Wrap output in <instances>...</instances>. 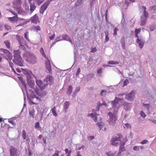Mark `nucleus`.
I'll list each match as a JSON object with an SVG mask.
<instances>
[{
  "label": "nucleus",
  "instance_id": "37",
  "mask_svg": "<svg viewBox=\"0 0 156 156\" xmlns=\"http://www.w3.org/2000/svg\"><path fill=\"white\" fill-rule=\"evenodd\" d=\"M140 116L144 118L146 116V115L143 111H141L140 112Z\"/></svg>",
  "mask_w": 156,
  "mask_h": 156
},
{
  "label": "nucleus",
  "instance_id": "56",
  "mask_svg": "<svg viewBox=\"0 0 156 156\" xmlns=\"http://www.w3.org/2000/svg\"><path fill=\"white\" fill-rule=\"evenodd\" d=\"M122 44V48L124 49H126V47H125V43H122L121 44Z\"/></svg>",
  "mask_w": 156,
  "mask_h": 156
},
{
  "label": "nucleus",
  "instance_id": "60",
  "mask_svg": "<svg viewBox=\"0 0 156 156\" xmlns=\"http://www.w3.org/2000/svg\"><path fill=\"white\" fill-rule=\"evenodd\" d=\"M34 112H32L31 111H29V113L30 114V115H31L33 118H34Z\"/></svg>",
  "mask_w": 156,
  "mask_h": 156
},
{
  "label": "nucleus",
  "instance_id": "34",
  "mask_svg": "<svg viewBox=\"0 0 156 156\" xmlns=\"http://www.w3.org/2000/svg\"><path fill=\"white\" fill-rule=\"evenodd\" d=\"M40 52L42 54V55L44 56V57L46 58H47V57L46 56L44 52V51L43 50V48H41L40 50Z\"/></svg>",
  "mask_w": 156,
  "mask_h": 156
},
{
  "label": "nucleus",
  "instance_id": "16",
  "mask_svg": "<svg viewBox=\"0 0 156 156\" xmlns=\"http://www.w3.org/2000/svg\"><path fill=\"white\" fill-rule=\"evenodd\" d=\"M17 149L13 146L10 147L9 150L10 156H15L16 154Z\"/></svg>",
  "mask_w": 156,
  "mask_h": 156
},
{
  "label": "nucleus",
  "instance_id": "44",
  "mask_svg": "<svg viewBox=\"0 0 156 156\" xmlns=\"http://www.w3.org/2000/svg\"><path fill=\"white\" fill-rule=\"evenodd\" d=\"M120 42H121V44L125 43V37L124 36L122 37L121 38V39L120 40Z\"/></svg>",
  "mask_w": 156,
  "mask_h": 156
},
{
  "label": "nucleus",
  "instance_id": "53",
  "mask_svg": "<svg viewBox=\"0 0 156 156\" xmlns=\"http://www.w3.org/2000/svg\"><path fill=\"white\" fill-rule=\"evenodd\" d=\"M22 136H26L25 131L24 130L23 131Z\"/></svg>",
  "mask_w": 156,
  "mask_h": 156
},
{
  "label": "nucleus",
  "instance_id": "57",
  "mask_svg": "<svg viewBox=\"0 0 156 156\" xmlns=\"http://www.w3.org/2000/svg\"><path fill=\"white\" fill-rule=\"evenodd\" d=\"M55 37V34H54L52 35L49 37V38L51 40H53Z\"/></svg>",
  "mask_w": 156,
  "mask_h": 156
},
{
  "label": "nucleus",
  "instance_id": "36",
  "mask_svg": "<svg viewBox=\"0 0 156 156\" xmlns=\"http://www.w3.org/2000/svg\"><path fill=\"white\" fill-rule=\"evenodd\" d=\"M143 106L146 108L147 110H149V104H144L143 103L142 104Z\"/></svg>",
  "mask_w": 156,
  "mask_h": 156
},
{
  "label": "nucleus",
  "instance_id": "61",
  "mask_svg": "<svg viewBox=\"0 0 156 156\" xmlns=\"http://www.w3.org/2000/svg\"><path fill=\"white\" fill-rule=\"evenodd\" d=\"M125 126L128 128H130L131 126L128 123H126L125 124Z\"/></svg>",
  "mask_w": 156,
  "mask_h": 156
},
{
  "label": "nucleus",
  "instance_id": "13",
  "mask_svg": "<svg viewBox=\"0 0 156 156\" xmlns=\"http://www.w3.org/2000/svg\"><path fill=\"white\" fill-rule=\"evenodd\" d=\"M140 38H137L136 42L138 44L139 47L140 48H142L144 44V41L142 37H140Z\"/></svg>",
  "mask_w": 156,
  "mask_h": 156
},
{
  "label": "nucleus",
  "instance_id": "51",
  "mask_svg": "<svg viewBox=\"0 0 156 156\" xmlns=\"http://www.w3.org/2000/svg\"><path fill=\"white\" fill-rule=\"evenodd\" d=\"M20 48H21L23 50H25L26 49V48L22 44H20Z\"/></svg>",
  "mask_w": 156,
  "mask_h": 156
},
{
  "label": "nucleus",
  "instance_id": "4",
  "mask_svg": "<svg viewBox=\"0 0 156 156\" xmlns=\"http://www.w3.org/2000/svg\"><path fill=\"white\" fill-rule=\"evenodd\" d=\"M23 57L26 58L27 61L30 63L34 64L36 62L35 56L29 51L27 50L24 52Z\"/></svg>",
  "mask_w": 156,
  "mask_h": 156
},
{
  "label": "nucleus",
  "instance_id": "20",
  "mask_svg": "<svg viewBox=\"0 0 156 156\" xmlns=\"http://www.w3.org/2000/svg\"><path fill=\"white\" fill-rule=\"evenodd\" d=\"M80 87H77L73 93V97L75 98L76 95L77 93L80 91Z\"/></svg>",
  "mask_w": 156,
  "mask_h": 156
},
{
  "label": "nucleus",
  "instance_id": "58",
  "mask_svg": "<svg viewBox=\"0 0 156 156\" xmlns=\"http://www.w3.org/2000/svg\"><path fill=\"white\" fill-rule=\"evenodd\" d=\"M97 51V49H96V48H92L91 50V51L92 52L94 53L96 51Z\"/></svg>",
  "mask_w": 156,
  "mask_h": 156
},
{
  "label": "nucleus",
  "instance_id": "54",
  "mask_svg": "<svg viewBox=\"0 0 156 156\" xmlns=\"http://www.w3.org/2000/svg\"><path fill=\"white\" fill-rule=\"evenodd\" d=\"M65 151L66 152V154H67L68 153H69V152H70V153L71 152V150H69L67 148H66L65 150Z\"/></svg>",
  "mask_w": 156,
  "mask_h": 156
},
{
  "label": "nucleus",
  "instance_id": "39",
  "mask_svg": "<svg viewBox=\"0 0 156 156\" xmlns=\"http://www.w3.org/2000/svg\"><path fill=\"white\" fill-rule=\"evenodd\" d=\"M96 0H90V5L91 7L95 3Z\"/></svg>",
  "mask_w": 156,
  "mask_h": 156
},
{
  "label": "nucleus",
  "instance_id": "59",
  "mask_svg": "<svg viewBox=\"0 0 156 156\" xmlns=\"http://www.w3.org/2000/svg\"><path fill=\"white\" fill-rule=\"evenodd\" d=\"M8 121L9 123H11L12 125H15V123L13 121L10 120H9Z\"/></svg>",
  "mask_w": 156,
  "mask_h": 156
},
{
  "label": "nucleus",
  "instance_id": "52",
  "mask_svg": "<svg viewBox=\"0 0 156 156\" xmlns=\"http://www.w3.org/2000/svg\"><path fill=\"white\" fill-rule=\"evenodd\" d=\"M148 142V141L146 140H143L141 142V144H144L147 143Z\"/></svg>",
  "mask_w": 156,
  "mask_h": 156
},
{
  "label": "nucleus",
  "instance_id": "32",
  "mask_svg": "<svg viewBox=\"0 0 156 156\" xmlns=\"http://www.w3.org/2000/svg\"><path fill=\"white\" fill-rule=\"evenodd\" d=\"M107 156H115V153L111 151H108L106 153Z\"/></svg>",
  "mask_w": 156,
  "mask_h": 156
},
{
  "label": "nucleus",
  "instance_id": "7",
  "mask_svg": "<svg viewBox=\"0 0 156 156\" xmlns=\"http://www.w3.org/2000/svg\"><path fill=\"white\" fill-rule=\"evenodd\" d=\"M113 111L114 113L113 114L112 112H109L108 113V115L109 117V119L107 120L108 122L110 125H114L115 123V121L117 120V116L116 115L117 112L116 113H115L114 109H113Z\"/></svg>",
  "mask_w": 156,
  "mask_h": 156
},
{
  "label": "nucleus",
  "instance_id": "41",
  "mask_svg": "<svg viewBox=\"0 0 156 156\" xmlns=\"http://www.w3.org/2000/svg\"><path fill=\"white\" fill-rule=\"evenodd\" d=\"M61 152L60 151H56L55 153L52 156H59V154Z\"/></svg>",
  "mask_w": 156,
  "mask_h": 156
},
{
  "label": "nucleus",
  "instance_id": "40",
  "mask_svg": "<svg viewBox=\"0 0 156 156\" xmlns=\"http://www.w3.org/2000/svg\"><path fill=\"white\" fill-rule=\"evenodd\" d=\"M98 104L99 106H101L102 105H104V106H106V107H107L108 105H107L105 102H104L102 103H101L100 102H99Z\"/></svg>",
  "mask_w": 156,
  "mask_h": 156
},
{
  "label": "nucleus",
  "instance_id": "9",
  "mask_svg": "<svg viewBox=\"0 0 156 156\" xmlns=\"http://www.w3.org/2000/svg\"><path fill=\"white\" fill-rule=\"evenodd\" d=\"M22 70V72L26 76L27 79L28 77H30L31 76H33L35 78V76L34 75L32 72L29 70L27 69H21Z\"/></svg>",
  "mask_w": 156,
  "mask_h": 156
},
{
  "label": "nucleus",
  "instance_id": "48",
  "mask_svg": "<svg viewBox=\"0 0 156 156\" xmlns=\"http://www.w3.org/2000/svg\"><path fill=\"white\" fill-rule=\"evenodd\" d=\"M141 31V29H136L135 30V34H138Z\"/></svg>",
  "mask_w": 156,
  "mask_h": 156
},
{
  "label": "nucleus",
  "instance_id": "49",
  "mask_svg": "<svg viewBox=\"0 0 156 156\" xmlns=\"http://www.w3.org/2000/svg\"><path fill=\"white\" fill-rule=\"evenodd\" d=\"M28 32H27L24 34V37L27 39L28 40Z\"/></svg>",
  "mask_w": 156,
  "mask_h": 156
},
{
  "label": "nucleus",
  "instance_id": "47",
  "mask_svg": "<svg viewBox=\"0 0 156 156\" xmlns=\"http://www.w3.org/2000/svg\"><path fill=\"white\" fill-rule=\"evenodd\" d=\"M150 9L151 10H156V5H154L150 8Z\"/></svg>",
  "mask_w": 156,
  "mask_h": 156
},
{
  "label": "nucleus",
  "instance_id": "62",
  "mask_svg": "<svg viewBox=\"0 0 156 156\" xmlns=\"http://www.w3.org/2000/svg\"><path fill=\"white\" fill-rule=\"evenodd\" d=\"M129 108V106L127 105L125 107V109L126 111H128Z\"/></svg>",
  "mask_w": 156,
  "mask_h": 156
},
{
  "label": "nucleus",
  "instance_id": "30",
  "mask_svg": "<svg viewBox=\"0 0 156 156\" xmlns=\"http://www.w3.org/2000/svg\"><path fill=\"white\" fill-rule=\"evenodd\" d=\"M108 63L109 64L116 65L119 64V62L116 61H110L108 62Z\"/></svg>",
  "mask_w": 156,
  "mask_h": 156
},
{
  "label": "nucleus",
  "instance_id": "24",
  "mask_svg": "<svg viewBox=\"0 0 156 156\" xmlns=\"http://www.w3.org/2000/svg\"><path fill=\"white\" fill-rule=\"evenodd\" d=\"M105 43L108 42L109 40V38L108 37V32L107 31L105 30Z\"/></svg>",
  "mask_w": 156,
  "mask_h": 156
},
{
  "label": "nucleus",
  "instance_id": "25",
  "mask_svg": "<svg viewBox=\"0 0 156 156\" xmlns=\"http://www.w3.org/2000/svg\"><path fill=\"white\" fill-rule=\"evenodd\" d=\"M90 116L93 119V120L96 122L97 121L98 117L96 115H95L93 113H91L90 114Z\"/></svg>",
  "mask_w": 156,
  "mask_h": 156
},
{
  "label": "nucleus",
  "instance_id": "8",
  "mask_svg": "<svg viewBox=\"0 0 156 156\" xmlns=\"http://www.w3.org/2000/svg\"><path fill=\"white\" fill-rule=\"evenodd\" d=\"M30 1H31V0ZM29 2L30 4V8L29 9V6L27 7V8L28 9V10H27L26 7L25 10L28 11V12L29 11V13L31 14L35 9L36 8V6H35V4L34 3V2H32V1H29Z\"/></svg>",
  "mask_w": 156,
  "mask_h": 156
},
{
  "label": "nucleus",
  "instance_id": "17",
  "mask_svg": "<svg viewBox=\"0 0 156 156\" xmlns=\"http://www.w3.org/2000/svg\"><path fill=\"white\" fill-rule=\"evenodd\" d=\"M48 84V83H47V81H45L44 80L41 84V86L40 87V89L39 90H44L46 88V86Z\"/></svg>",
  "mask_w": 156,
  "mask_h": 156
},
{
  "label": "nucleus",
  "instance_id": "43",
  "mask_svg": "<svg viewBox=\"0 0 156 156\" xmlns=\"http://www.w3.org/2000/svg\"><path fill=\"white\" fill-rule=\"evenodd\" d=\"M40 126L39 123L38 122H37L36 123L35 127L36 128H39L40 127Z\"/></svg>",
  "mask_w": 156,
  "mask_h": 156
},
{
  "label": "nucleus",
  "instance_id": "19",
  "mask_svg": "<svg viewBox=\"0 0 156 156\" xmlns=\"http://www.w3.org/2000/svg\"><path fill=\"white\" fill-rule=\"evenodd\" d=\"M38 20V17L36 14H35L33 17L31 18V21L32 23H35L37 22Z\"/></svg>",
  "mask_w": 156,
  "mask_h": 156
},
{
  "label": "nucleus",
  "instance_id": "12",
  "mask_svg": "<svg viewBox=\"0 0 156 156\" xmlns=\"http://www.w3.org/2000/svg\"><path fill=\"white\" fill-rule=\"evenodd\" d=\"M46 69L48 71V73L51 74L52 73L51 68L50 62L49 60L47 58V60L45 63Z\"/></svg>",
  "mask_w": 156,
  "mask_h": 156
},
{
  "label": "nucleus",
  "instance_id": "22",
  "mask_svg": "<svg viewBox=\"0 0 156 156\" xmlns=\"http://www.w3.org/2000/svg\"><path fill=\"white\" fill-rule=\"evenodd\" d=\"M62 37L63 40H65L67 41H69L71 44L73 43L71 42V41H69V36L66 34H64L62 35Z\"/></svg>",
  "mask_w": 156,
  "mask_h": 156
},
{
  "label": "nucleus",
  "instance_id": "33",
  "mask_svg": "<svg viewBox=\"0 0 156 156\" xmlns=\"http://www.w3.org/2000/svg\"><path fill=\"white\" fill-rule=\"evenodd\" d=\"M141 9L142 10L144 11V12H143V14H144L145 15H148V12L146 11V7H145L144 6H142L141 7Z\"/></svg>",
  "mask_w": 156,
  "mask_h": 156
},
{
  "label": "nucleus",
  "instance_id": "27",
  "mask_svg": "<svg viewBox=\"0 0 156 156\" xmlns=\"http://www.w3.org/2000/svg\"><path fill=\"white\" fill-rule=\"evenodd\" d=\"M18 17L17 16H14L12 17L9 18V20L12 21H17L18 20Z\"/></svg>",
  "mask_w": 156,
  "mask_h": 156
},
{
  "label": "nucleus",
  "instance_id": "10",
  "mask_svg": "<svg viewBox=\"0 0 156 156\" xmlns=\"http://www.w3.org/2000/svg\"><path fill=\"white\" fill-rule=\"evenodd\" d=\"M135 94V91L132 90L130 93L126 95L125 98L126 99L132 101L134 99Z\"/></svg>",
  "mask_w": 156,
  "mask_h": 156
},
{
  "label": "nucleus",
  "instance_id": "38",
  "mask_svg": "<svg viewBox=\"0 0 156 156\" xmlns=\"http://www.w3.org/2000/svg\"><path fill=\"white\" fill-rule=\"evenodd\" d=\"M121 23L123 25V26H124V25L125 24V19L124 17V15L123 14L122 15V20L121 21Z\"/></svg>",
  "mask_w": 156,
  "mask_h": 156
},
{
  "label": "nucleus",
  "instance_id": "3",
  "mask_svg": "<svg viewBox=\"0 0 156 156\" xmlns=\"http://www.w3.org/2000/svg\"><path fill=\"white\" fill-rule=\"evenodd\" d=\"M21 51L19 50L14 51V59L13 60V62L16 65L23 66V61L20 55Z\"/></svg>",
  "mask_w": 156,
  "mask_h": 156
},
{
  "label": "nucleus",
  "instance_id": "15",
  "mask_svg": "<svg viewBox=\"0 0 156 156\" xmlns=\"http://www.w3.org/2000/svg\"><path fill=\"white\" fill-rule=\"evenodd\" d=\"M148 16V15H145L144 14H143V15L141 16L140 25L141 26H143L145 25Z\"/></svg>",
  "mask_w": 156,
  "mask_h": 156
},
{
  "label": "nucleus",
  "instance_id": "1",
  "mask_svg": "<svg viewBox=\"0 0 156 156\" xmlns=\"http://www.w3.org/2000/svg\"><path fill=\"white\" fill-rule=\"evenodd\" d=\"M27 80V84L29 87L33 89L34 91L35 92L36 94L39 96V97L41 98L46 95L47 93L44 90H38L37 87H36V88L34 87L35 82L34 80H32V77H28Z\"/></svg>",
  "mask_w": 156,
  "mask_h": 156
},
{
  "label": "nucleus",
  "instance_id": "21",
  "mask_svg": "<svg viewBox=\"0 0 156 156\" xmlns=\"http://www.w3.org/2000/svg\"><path fill=\"white\" fill-rule=\"evenodd\" d=\"M69 106V103L68 101H66L64 104V108L65 112H66L67 110L68 109Z\"/></svg>",
  "mask_w": 156,
  "mask_h": 156
},
{
  "label": "nucleus",
  "instance_id": "42",
  "mask_svg": "<svg viewBox=\"0 0 156 156\" xmlns=\"http://www.w3.org/2000/svg\"><path fill=\"white\" fill-rule=\"evenodd\" d=\"M124 85L123 86L126 85L128 83H129V81L127 79H126L124 81Z\"/></svg>",
  "mask_w": 156,
  "mask_h": 156
},
{
  "label": "nucleus",
  "instance_id": "45",
  "mask_svg": "<svg viewBox=\"0 0 156 156\" xmlns=\"http://www.w3.org/2000/svg\"><path fill=\"white\" fill-rule=\"evenodd\" d=\"M5 28L8 30H9L11 28V27L9 25H6L5 24Z\"/></svg>",
  "mask_w": 156,
  "mask_h": 156
},
{
  "label": "nucleus",
  "instance_id": "31",
  "mask_svg": "<svg viewBox=\"0 0 156 156\" xmlns=\"http://www.w3.org/2000/svg\"><path fill=\"white\" fill-rule=\"evenodd\" d=\"M140 147L141 149L143 148V147L142 146H135L133 147V149L135 151H139V150Z\"/></svg>",
  "mask_w": 156,
  "mask_h": 156
},
{
  "label": "nucleus",
  "instance_id": "18",
  "mask_svg": "<svg viewBox=\"0 0 156 156\" xmlns=\"http://www.w3.org/2000/svg\"><path fill=\"white\" fill-rule=\"evenodd\" d=\"M16 38L20 44H24L25 40L23 37H20L18 35H16Z\"/></svg>",
  "mask_w": 156,
  "mask_h": 156
},
{
  "label": "nucleus",
  "instance_id": "11",
  "mask_svg": "<svg viewBox=\"0 0 156 156\" xmlns=\"http://www.w3.org/2000/svg\"><path fill=\"white\" fill-rule=\"evenodd\" d=\"M2 52L4 53L7 56L9 60H11L12 57V53L8 50L3 48L0 49V52Z\"/></svg>",
  "mask_w": 156,
  "mask_h": 156
},
{
  "label": "nucleus",
  "instance_id": "2",
  "mask_svg": "<svg viewBox=\"0 0 156 156\" xmlns=\"http://www.w3.org/2000/svg\"><path fill=\"white\" fill-rule=\"evenodd\" d=\"M18 78L19 80L20 81V82L22 84V85L24 87L26 90L27 97H28V96H29L30 97L32 98H36L37 100H39V101L41 100V98L39 97V96H37L36 95H35L34 94V91H33L32 90H29V93L28 94L27 92V85L25 83V81L23 80V78L21 76H19Z\"/></svg>",
  "mask_w": 156,
  "mask_h": 156
},
{
  "label": "nucleus",
  "instance_id": "5",
  "mask_svg": "<svg viewBox=\"0 0 156 156\" xmlns=\"http://www.w3.org/2000/svg\"><path fill=\"white\" fill-rule=\"evenodd\" d=\"M127 141L126 137H116L113 138L111 140V144L114 146H116L119 144L121 146L124 145L125 143Z\"/></svg>",
  "mask_w": 156,
  "mask_h": 156
},
{
  "label": "nucleus",
  "instance_id": "46",
  "mask_svg": "<svg viewBox=\"0 0 156 156\" xmlns=\"http://www.w3.org/2000/svg\"><path fill=\"white\" fill-rule=\"evenodd\" d=\"M80 68H78L77 70V71L76 73V76H78L79 74L80 73Z\"/></svg>",
  "mask_w": 156,
  "mask_h": 156
},
{
  "label": "nucleus",
  "instance_id": "63",
  "mask_svg": "<svg viewBox=\"0 0 156 156\" xmlns=\"http://www.w3.org/2000/svg\"><path fill=\"white\" fill-rule=\"evenodd\" d=\"M102 72V68L100 69L97 71V72L98 73H101Z\"/></svg>",
  "mask_w": 156,
  "mask_h": 156
},
{
  "label": "nucleus",
  "instance_id": "35",
  "mask_svg": "<svg viewBox=\"0 0 156 156\" xmlns=\"http://www.w3.org/2000/svg\"><path fill=\"white\" fill-rule=\"evenodd\" d=\"M4 43L5 44L7 48H10V42L9 41H5Z\"/></svg>",
  "mask_w": 156,
  "mask_h": 156
},
{
  "label": "nucleus",
  "instance_id": "55",
  "mask_svg": "<svg viewBox=\"0 0 156 156\" xmlns=\"http://www.w3.org/2000/svg\"><path fill=\"white\" fill-rule=\"evenodd\" d=\"M124 149V147H120L119 148V152L120 153H121V152H122Z\"/></svg>",
  "mask_w": 156,
  "mask_h": 156
},
{
  "label": "nucleus",
  "instance_id": "23",
  "mask_svg": "<svg viewBox=\"0 0 156 156\" xmlns=\"http://www.w3.org/2000/svg\"><path fill=\"white\" fill-rule=\"evenodd\" d=\"M73 87L71 85L69 86L68 89V90L67 91V94L68 95H69L71 94L72 92L73 91Z\"/></svg>",
  "mask_w": 156,
  "mask_h": 156
},
{
  "label": "nucleus",
  "instance_id": "50",
  "mask_svg": "<svg viewBox=\"0 0 156 156\" xmlns=\"http://www.w3.org/2000/svg\"><path fill=\"white\" fill-rule=\"evenodd\" d=\"M9 11L11 12L13 15L15 16H17V15L16 13L14 11L11 10H9Z\"/></svg>",
  "mask_w": 156,
  "mask_h": 156
},
{
  "label": "nucleus",
  "instance_id": "6",
  "mask_svg": "<svg viewBox=\"0 0 156 156\" xmlns=\"http://www.w3.org/2000/svg\"><path fill=\"white\" fill-rule=\"evenodd\" d=\"M123 99V98L115 97V99L112 102V109H114L115 113H116L118 112V111L120 107V105L119 103V101Z\"/></svg>",
  "mask_w": 156,
  "mask_h": 156
},
{
  "label": "nucleus",
  "instance_id": "14",
  "mask_svg": "<svg viewBox=\"0 0 156 156\" xmlns=\"http://www.w3.org/2000/svg\"><path fill=\"white\" fill-rule=\"evenodd\" d=\"M45 81H46L47 83L49 82V84L50 85L53 84L54 83V78L52 76L48 75L47 76L46 78L44 80Z\"/></svg>",
  "mask_w": 156,
  "mask_h": 156
},
{
  "label": "nucleus",
  "instance_id": "28",
  "mask_svg": "<svg viewBox=\"0 0 156 156\" xmlns=\"http://www.w3.org/2000/svg\"><path fill=\"white\" fill-rule=\"evenodd\" d=\"M52 112L53 114V115L55 117H56L57 115V114L56 112L55 107H54L51 109Z\"/></svg>",
  "mask_w": 156,
  "mask_h": 156
},
{
  "label": "nucleus",
  "instance_id": "64",
  "mask_svg": "<svg viewBox=\"0 0 156 156\" xmlns=\"http://www.w3.org/2000/svg\"><path fill=\"white\" fill-rule=\"evenodd\" d=\"M16 70L17 71V72L19 73H20L22 72V70H21V69H20L19 68H16Z\"/></svg>",
  "mask_w": 156,
  "mask_h": 156
},
{
  "label": "nucleus",
  "instance_id": "29",
  "mask_svg": "<svg viewBox=\"0 0 156 156\" xmlns=\"http://www.w3.org/2000/svg\"><path fill=\"white\" fill-rule=\"evenodd\" d=\"M83 1L82 0H78L76 2L75 4V5L76 7H77L83 3Z\"/></svg>",
  "mask_w": 156,
  "mask_h": 156
},
{
  "label": "nucleus",
  "instance_id": "26",
  "mask_svg": "<svg viewBox=\"0 0 156 156\" xmlns=\"http://www.w3.org/2000/svg\"><path fill=\"white\" fill-rule=\"evenodd\" d=\"M42 82L43 81H41V80H40L36 79V83L39 88H40L41 86V84Z\"/></svg>",
  "mask_w": 156,
  "mask_h": 156
}]
</instances>
